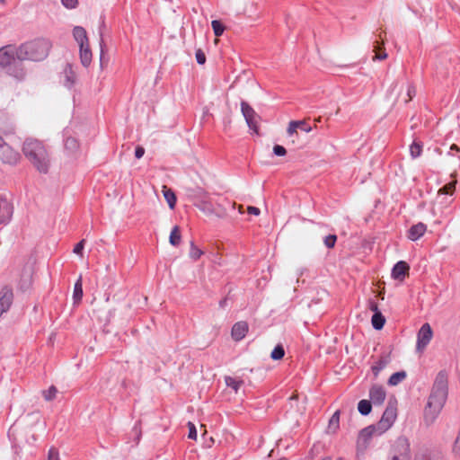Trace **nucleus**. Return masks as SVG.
Masks as SVG:
<instances>
[{
  "instance_id": "nucleus-1",
  "label": "nucleus",
  "mask_w": 460,
  "mask_h": 460,
  "mask_svg": "<svg viewBox=\"0 0 460 460\" xmlns=\"http://www.w3.org/2000/svg\"><path fill=\"white\" fill-rule=\"evenodd\" d=\"M22 154L30 164L40 172L48 173L51 158L46 145L36 138L28 137L22 146Z\"/></svg>"
},
{
  "instance_id": "nucleus-2",
  "label": "nucleus",
  "mask_w": 460,
  "mask_h": 460,
  "mask_svg": "<svg viewBox=\"0 0 460 460\" xmlns=\"http://www.w3.org/2000/svg\"><path fill=\"white\" fill-rule=\"evenodd\" d=\"M0 69L18 81L24 80L26 69L18 58L17 48L9 45L0 49Z\"/></svg>"
},
{
  "instance_id": "nucleus-3",
  "label": "nucleus",
  "mask_w": 460,
  "mask_h": 460,
  "mask_svg": "<svg viewBox=\"0 0 460 460\" xmlns=\"http://www.w3.org/2000/svg\"><path fill=\"white\" fill-rule=\"evenodd\" d=\"M51 42L47 39H37L20 45L17 48L18 58L31 61H41L47 58Z\"/></svg>"
},
{
  "instance_id": "nucleus-4",
  "label": "nucleus",
  "mask_w": 460,
  "mask_h": 460,
  "mask_svg": "<svg viewBox=\"0 0 460 460\" xmlns=\"http://www.w3.org/2000/svg\"><path fill=\"white\" fill-rule=\"evenodd\" d=\"M197 202L195 205L197 208L208 216H216L217 217H223L226 211L224 207L217 204L214 206L210 200V198L204 190L199 189L196 194Z\"/></svg>"
},
{
  "instance_id": "nucleus-5",
  "label": "nucleus",
  "mask_w": 460,
  "mask_h": 460,
  "mask_svg": "<svg viewBox=\"0 0 460 460\" xmlns=\"http://www.w3.org/2000/svg\"><path fill=\"white\" fill-rule=\"evenodd\" d=\"M21 159V155L18 151L14 150L9 146L2 137H0V160L4 164L14 165Z\"/></svg>"
},
{
  "instance_id": "nucleus-6",
  "label": "nucleus",
  "mask_w": 460,
  "mask_h": 460,
  "mask_svg": "<svg viewBox=\"0 0 460 460\" xmlns=\"http://www.w3.org/2000/svg\"><path fill=\"white\" fill-rule=\"evenodd\" d=\"M397 416V409L395 404L392 402H388L386 409L385 410L381 420L377 423L378 425V434H383L386 431L393 423L394 422Z\"/></svg>"
},
{
  "instance_id": "nucleus-7",
  "label": "nucleus",
  "mask_w": 460,
  "mask_h": 460,
  "mask_svg": "<svg viewBox=\"0 0 460 460\" xmlns=\"http://www.w3.org/2000/svg\"><path fill=\"white\" fill-rule=\"evenodd\" d=\"M433 337V332L429 323H424L418 332L417 334V345L416 349L419 352H422L428 344L430 342Z\"/></svg>"
},
{
  "instance_id": "nucleus-8",
  "label": "nucleus",
  "mask_w": 460,
  "mask_h": 460,
  "mask_svg": "<svg viewBox=\"0 0 460 460\" xmlns=\"http://www.w3.org/2000/svg\"><path fill=\"white\" fill-rule=\"evenodd\" d=\"M241 111L245 119L248 127L254 132H258V114L246 102H241Z\"/></svg>"
},
{
  "instance_id": "nucleus-9",
  "label": "nucleus",
  "mask_w": 460,
  "mask_h": 460,
  "mask_svg": "<svg viewBox=\"0 0 460 460\" xmlns=\"http://www.w3.org/2000/svg\"><path fill=\"white\" fill-rule=\"evenodd\" d=\"M373 435H379L377 424L368 426L360 431L357 441L358 451H364L367 448L368 440Z\"/></svg>"
},
{
  "instance_id": "nucleus-10",
  "label": "nucleus",
  "mask_w": 460,
  "mask_h": 460,
  "mask_svg": "<svg viewBox=\"0 0 460 460\" xmlns=\"http://www.w3.org/2000/svg\"><path fill=\"white\" fill-rule=\"evenodd\" d=\"M13 214V206L0 195V225H7L12 220Z\"/></svg>"
},
{
  "instance_id": "nucleus-11",
  "label": "nucleus",
  "mask_w": 460,
  "mask_h": 460,
  "mask_svg": "<svg viewBox=\"0 0 460 460\" xmlns=\"http://www.w3.org/2000/svg\"><path fill=\"white\" fill-rule=\"evenodd\" d=\"M416 460H447V456L442 449L431 448L420 452Z\"/></svg>"
},
{
  "instance_id": "nucleus-12",
  "label": "nucleus",
  "mask_w": 460,
  "mask_h": 460,
  "mask_svg": "<svg viewBox=\"0 0 460 460\" xmlns=\"http://www.w3.org/2000/svg\"><path fill=\"white\" fill-rule=\"evenodd\" d=\"M398 454L393 456V460H410L409 444L406 439L400 438L395 443Z\"/></svg>"
},
{
  "instance_id": "nucleus-13",
  "label": "nucleus",
  "mask_w": 460,
  "mask_h": 460,
  "mask_svg": "<svg viewBox=\"0 0 460 460\" xmlns=\"http://www.w3.org/2000/svg\"><path fill=\"white\" fill-rule=\"evenodd\" d=\"M432 388L448 393V371L440 370L434 380Z\"/></svg>"
},
{
  "instance_id": "nucleus-14",
  "label": "nucleus",
  "mask_w": 460,
  "mask_h": 460,
  "mask_svg": "<svg viewBox=\"0 0 460 460\" xmlns=\"http://www.w3.org/2000/svg\"><path fill=\"white\" fill-rule=\"evenodd\" d=\"M385 390L381 385H374L369 390V397L374 404H382L385 402Z\"/></svg>"
},
{
  "instance_id": "nucleus-15",
  "label": "nucleus",
  "mask_w": 460,
  "mask_h": 460,
  "mask_svg": "<svg viewBox=\"0 0 460 460\" xmlns=\"http://www.w3.org/2000/svg\"><path fill=\"white\" fill-rule=\"evenodd\" d=\"M447 392L432 388L428 402L437 407L443 408L447 398Z\"/></svg>"
},
{
  "instance_id": "nucleus-16",
  "label": "nucleus",
  "mask_w": 460,
  "mask_h": 460,
  "mask_svg": "<svg viewBox=\"0 0 460 460\" xmlns=\"http://www.w3.org/2000/svg\"><path fill=\"white\" fill-rule=\"evenodd\" d=\"M441 410L442 408L437 407L428 402L424 411V421L426 425L429 426L433 424L438 417Z\"/></svg>"
},
{
  "instance_id": "nucleus-17",
  "label": "nucleus",
  "mask_w": 460,
  "mask_h": 460,
  "mask_svg": "<svg viewBox=\"0 0 460 460\" xmlns=\"http://www.w3.org/2000/svg\"><path fill=\"white\" fill-rule=\"evenodd\" d=\"M248 329L249 327L246 322L241 321L234 323L231 332L232 338L235 341L243 340L248 332Z\"/></svg>"
},
{
  "instance_id": "nucleus-18",
  "label": "nucleus",
  "mask_w": 460,
  "mask_h": 460,
  "mask_svg": "<svg viewBox=\"0 0 460 460\" xmlns=\"http://www.w3.org/2000/svg\"><path fill=\"white\" fill-rule=\"evenodd\" d=\"M65 151L67 155L76 157L80 153V145L77 139L69 137L65 140Z\"/></svg>"
},
{
  "instance_id": "nucleus-19",
  "label": "nucleus",
  "mask_w": 460,
  "mask_h": 460,
  "mask_svg": "<svg viewBox=\"0 0 460 460\" xmlns=\"http://www.w3.org/2000/svg\"><path fill=\"white\" fill-rule=\"evenodd\" d=\"M409 271V265L405 261H398L393 268L392 276L394 279L402 280Z\"/></svg>"
},
{
  "instance_id": "nucleus-20",
  "label": "nucleus",
  "mask_w": 460,
  "mask_h": 460,
  "mask_svg": "<svg viewBox=\"0 0 460 460\" xmlns=\"http://www.w3.org/2000/svg\"><path fill=\"white\" fill-rule=\"evenodd\" d=\"M76 80V75L71 65H66L63 70V84L66 87L71 88Z\"/></svg>"
},
{
  "instance_id": "nucleus-21",
  "label": "nucleus",
  "mask_w": 460,
  "mask_h": 460,
  "mask_svg": "<svg viewBox=\"0 0 460 460\" xmlns=\"http://www.w3.org/2000/svg\"><path fill=\"white\" fill-rule=\"evenodd\" d=\"M426 230V225L423 223H418L409 229L408 238L411 241H417L425 234Z\"/></svg>"
},
{
  "instance_id": "nucleus-22",
  "label": "nucleus",
  "mask_w": 460,
  "mask_h": 460,
  "mask_svg": "<svg viewBox=\"0 0 460 460\" xmlns=\"http://www.w3.org/2000/svg\"><path fill=\"white\" fill-rule=\"evenodd\" d=\"M73 36L79 47L89 44L86 31L81 26H75L73 30Z\"/></svg>"
},
{
  "instance_id": "nucleus-23",
  "label": "nucleus",
  "mask_w": 460,
  "mask_h": 460,
  "mask_svg": "<svg viewBox=\"0 0 460 460\" xmlns=\"http://www.w3.org/2000/svg\"><path fill=\"white\" fill-rule=\"evenodd\" d=\"M80 49V60L84 66L87 67L92 62V51L89 44L82 45Z\"/></svg>"
},
{
  "instance_id": "nucleus-24",
  "label": "nucleus",
  "mask_w": 460,
  "mask_h": 460,
  "mask_svg": "<svg viewBox=\"0 0 460 460\" xmlns=\"http://www.w3.org/2000/svg\"><path fill=\"white\" fill-rule=\"evenodd\" d=\"M390 360L391 358L389 354L385 353L380 356L378 361L372 366V371L375 376H378L379 372L390 363Z\"/></svg>"
},
{
  "instance_id": "nucleus-25",
  "label": "nucleus",
  "mask_w": 460,
  "mask_h": 460,
  "mask_svg": "<svg viewBox=\"0 0 460 460\" xmlns=\"http://www.w3.org/2000/svg\"><path fill=\"white\" fill-rule=\"evenodd\" d=\"M402 90L403 85L399 84L398 82H394L388 90L387 96L394 102H396L401 96Z\"/></svg>"
},
{
  "instance_id": "nucleus-26",
  "label": "nucleus",
  "mask_w": 460,
  "mask_h": 460,
  "mask_svg": "<svg viewBox=\"0 0 460 460\" xmlns=\"http://www.w3.org/2000/svg\"><path fill=\"white\" fill-rule=\"evenodd\" d=\"M163 194L167 201L169 207L171 209H173L175 208L176 204V196L175 193L172 191V190L167 188L165 185L163 186Z\"/></svg>"
},
{
  "instance_id": "nucleus-27",
  "label": "nucleus",
  "mask_w": 460,
  "mask_h": 460,
  "mask_svg": "<svg viewBox=\"0 0 460 460\" xmlns=\"http://www.w3.org/2000/svg\"><path fill=\"white\" fill-rule=\"evenodd\" d=\"M340 415L341 411L337 410L332 416L331 417L328 424V431L331 433H335L340 427Z\"/></svg>"
},
{
  "instance_id": "nucleus-28",
  "label": "nucleus",
  "mask_w": 460,
  "mask_h": 460,
  "mask_svg": "<svg viewBox=\"0 0 460 460\" xmlns=\"http://www.w3.org/2000/svg\"><path fill=\"white\" fill-rule=\"evenodd\" d=\"M451 455L456 460H460V428L451 446Z\"/></svg>"
},
{
  "instance_id": "nucleus-29",
  "label": "nucleus",
  "mask_w": 460,
  "mask_h": 460,
  "mask_svg": "<svg viewBox=\"0 0 460 460\" xmlns=\"http://www.w3.org/2000/svg\"><path fill=\"white\" fill-rule=\"evenodd\" d=\"M384 45V42L379 43L377 40L375 42L374 45V52L375 56L373 57V60H384L387 58V54L385 51V49H382V46Z\"/></svg>"
},
{
  "instance_id": "nucleus-30",
  "label": "nucleus",
  "mask_w": 460,
  "mask_h": 460,
  "mask_svg": "<svg viewBox=\"0 0 460 460\" xmlns=\"http://www.w3.org/2000/svg\"><path fill=\"white\" fill-rule=\"evenodd\" d=\"M181 240V230L178 226H175L170 234L169 242L172 245L177 246Z\"/></svg>"
},
{
  "instance_id": "nucleus-31",
  "label": "nucleus",
  "mask_w": 460,
  "mask_h": 460,
  "mask_svg": "<svg viewBox=\"0 0 460 460\" xmlns=\"http://www.w3.org/2000/svg\"><path fill=\"white\" fill-rule=\"evenodd\" d=\"M371 322L376 330H381L385 325V319L380 312H376L373 314Z\"/></svg>"
},
{
  "instance_id": "nucleus-32",
  "label": "nucleus",
  "mask_w": 460,
  "mask_h": 460,
  "mask_svg": "<svg viewBox=\"0 0 460 460\" xmlns=\"http://www.w3.org/2000/svg\"><path fill=\"white\" fill-rule=\"evenodd\" d=\"M83 297L82 278L80 277L75 284L73 298L75 303H79Z\"/></svg>"
},
{
  "instance_id": "nucleus-33",
  "label": "nucleus",
  "mask_w": 460,
  "mask_h": 460,
  "mask_svg": "<svg viewBox=\"0 0 460 460\" xmlns=\"http://www.w3.org/2000/svg\"><path fill=\"white\" fill-rule=\"evenodd\" d=\"M456 181H453L449 182L448 184L445 185L443 188H441L438 192V199L440 198H443L444 195H452L455 190Z\"/></svg>"
},
{
  "instance_id": "nucleus-34",
  "label": "nucleus",
  "mask_w": 460,
  "mask_h": 460,
  "mask_svg": "<svg viewBox=\"0 0 460 460\" xmlns=\"http://www.w3.org/2000/svg\"><path fill=\"white\" fill-rule=\"evenodd\" d=\"M406 377V373L404 371H399V372H396V373H394L389 380H388V384L390 385H397L398 384H400L402 381H403Z\"/></svg>"
},
{
  "instance_id": "nucleus-35",
  "label": "nucleus",
  "mask_w": 460,
  "mask_h": 460,
  "mask_svg": "<svg viewBox=\"0 0 460 460\" xmlns=\"http://www.w3.org/2000/svg\"><path fill=\"white\" fill-rule=\"evenodd\" d=\"M358 410L360 414L367 415L372 410L371 401L361 400L358 404Z\"/></svg>"
},
{
  "instance_id": "nucleus-36",
  "label": "nucleus",
  "mask_w": 460,
  "mask_h": 460,
  "mask_svg": "<svg viewBox=\"0 0 460 460\" xmlns=\"http://www.w3.org/2000/svg\"><path fill=\"white\" fill-rule=\"evenodd\" d=\"M225 381H226V385L228 387H231L235 393L238 392V390L243 384V382L242 380H237L231 376H226Z\"/></svg>"
},
{
  "instance_id": "nucleus-37",
  "label": "nucleus",
  "mask_w": 460,
  "mask_h": 460,
  "mask_svg": "<svg viewBox=\"0 0 460 460\" xmlns=\"http://www.w3.org/2000/svg\"><path fill=\"white\" fill-rule=\"evenodd\" d=\"M285 356V350L282 345H277L270 353V358L273 360H279Z\"/></svg>"
},
{
  "instance_id": "nucleus-38",
  "label": "nucleus",
  "mask_w": 460,
  "mask_h": 460,
  "mask_svg": "<svg viewBox=\"0 0 460 460\" xmlns=\"http://www.w3.org/2000/svg\"><path fill=\"white\" fill-rule=\"evenodd\" d=\"M421 151H422V146L420 143L413 141V143L410 146V153H411V157L412 158L419 157L421 154Z\"/></svg>"
},
{
  "instance_id": "nucleus-39",
  "label": "nucleus",
  "mask_w": 460,
  "mask_h": 460,
  "mask_svg": "<svg viewBox=\"0 0 460 460\" xmlns=\"http://www.w3.org/2000/svg\"><path fill=\"white\" fill-rule=\"evenodd\" d=\"M211 26L217 37H219L224 33L225 26L221 23V22L214 20L211 22Z\"/></svg>"
},
{
  "instance_id": "nucleus-40",
  "label": "nucleus",
  "mask_w": 460,
  "mask_h": 460,
  "mask_svg": "<svg viewBox=\"0 0 460 460\" xmlns=\"http://www.w3.org/2000/svg\"><path fill=\"white\" fill-rule=\"evenodd\" d=\"M203 254V252L199 249L193 242L190 243V257L193 260H198Z\"/></svg>"
},
{
  "instance_id": "nucleus-41",
  "label": "nucleus",
  "mask_w": 460,
  "mask_h": 460,
  "mask_svg": "<svg viewBox=\"0 0 460 460\" xmlns=\"http://www.w3.org/2000/svg\"><path fill=\"white\" fill-rule=\"evenodd\" d=\"M416 91L413 85H408L406 93L402 96V101L408 103L415 95Z\"/></svg>"
},
{
  "instance_id": "nucleus-42",
  "label": "nucleus",
  "mask_w": 460,
  "mask_h": 460,
  "mask_svg": "<svg viewBox=\"0 0 460 460\" xmlns=\"http://www.w3.org/2000/svg\"><path fill=\"white\" fill-rule=\"evenodd\" d=\"M299 126H304V121H290L288 128V134L292 136L294 133H296V129Z\"/></svg>"
},
{
  "instance_id": "nucleus-43",
  "label": "nucleus",
  "mask_w": 460,
  "mask_h": 460,
  "mask_svg": "<svg viewBox=\"0 0 460 460\" xmlns=\"http://www.w3.org/2000/svg\"><path fill=\"white\" fill-rule=\"evenodd\" d=\"M57 388L55 386H50L48 390L43 392V396L45 400L51 401L56 397Z\"/></svg>"
},
{
  "instance_id": "nucleus-44",
  "label": "nucleus",
  "mask_w": 460,
  "mask_h": 460,
  "mask_svg": "<svg viewBox=\"0 0 460 460\" xmlns=\"http://www.w3.org/2000/svg\"><path fill=\"white\" fill-rule=\"evenodd\" d=\"M337 236L335 234H329L324 238L323 243L327 248L331 249L335 246Z\"/></svg>"
},
{
  "instance_id": "nucleus-45",
  "label": "nucleus",
  "mask_w": 460,
  "mask_h": 460,
  "mask_svg": "<svg viewBox=\"0 0 460 460\" xmlns=\"http://www.w3.org/2000/svg\"><path fill=\"white\" fill-rule=\"evenodd\" d=\"M188 428H189L188 438L190 439L196 440L197 439V429H196L195 425L192 422H189Z\"/></svg>"
},
{
  "instance_id": "nucleus-46",
  "label": "nucleus",
  "mask_w": 460,
  "mask_h": 460,
  "mask_svg": "<svg viewBox=\"0 0 460 460\" xmlns=\"http://www.w3.org/2000/svg\"><path fill=\"white\" fill-rule=\"evenodd\" d=\"M61 3L67 9H74L78 5V0H61Z\"/></svg>"
},
{
  "instance_id": "nucleus-47",
  "label": "nucleus",
  "mask_w": 460,
  "mask_h": 460,
  "mask_svg": "<svg viewBox=\"0 0 460 460\" xmlns=\"http://www.w3.org/2000/svg\"><path fill=\"white\" fill-rule=\"evenodd\" d=\"M273 153L278 156H284L287 154V150L284 146L276 145L273 147Z\"/></svg>"
},
{
  "instance_id": "nucleus-48",
  "label": "nucleus",
  "mask_w": 460,
  "mask_h": 460,
  "mask_svg": "<svg viewBox=\"0 0 460 460\" xmlns=\"http://www.w3.org/2000/svg\"><path fill=\"white\" fill-rule=\"evenodd\" d=\"M48 460H59V454L58 449L51 447L48 453Z\"/></svg>"
},
{
  "instance_id": "nucleus-49",
  "label": "nucleus",
  "mask_w": 460,
  "mask_h": 460,
  "mask_svg": "<svg viewBox=\"0 0 460 460\" xmlns=\"http://www.w3.org/2000/svg\"><path fill=\"white\" fill-rule=\"evenodd\" d=\"M196 60L199 65H203L206 62L205 53L201 49L196 51Z\"/></svg>"
},
{
  "instance_id": "nucleus-50",
  "label": "nucleus",
  "mask_w": 460,
  "mask_h": 460,
  "mask_svg": "<svg viewBox=\"0 0 460 460\" xmlns=\"http://www.w3.org/2000/svg\"><path fill=\"white\" fill-rule=\"evenodd\" d=\"M84 240H81L74 248V252L79 255H82V251L84 246Z\"/></svg>"
},
{
  "instance_id": "nucleus-51",
  "label": "nucleus",
  "mask_w": 460,
  "mask_h": 460,
  "mask_svg": "<svg viewBox=\"0 0 460 460\" xmlns=\"http://www.w3.org/2000/svg\"><path fill=\"white\" fill-rule=\"evenodd\" d=\"M145 154V149L144 147L142 146H137L136 150H135V156L137 158V159H140Z\"/></svg>"
},
{
  "instance_id": "nucleus-52",
  "label": "nucleus",
  "mask_w": 460,
  "mask_h": 460,
  "mask_svg": "<svg viewBox=\"0 0 460 460\" xmlns=\"http://www.w3.org/2000/svg\"><path fill=\"white\" fill-rule=\"evenodd\" d=\"M247 211H248L249 214L254 215V216H259L260 213H261V211H260V209L258 208L252 207V206H249L247 208Z\"/></svg>"
},
{
  "instance_id": "nucleus-53",
  "label": "nucleus",
  "mask_w": 460,
  "mask_h": 460,
  "mask_svg": "<svg viewBox=\"0 0 460 460\" xmlns=\"http://www.w3.org/2000/svg\"><path fill=\"white\" fill-rule=\"evenodd\" d=\"M369 309L375 313L379 312L377 309V305L375 302H370Z\"/></svg>"
},
{
  "instance_id": "nucleus-54",
  "label": "nucleus",
  "mask_w": 460,
  "mask_h": 460,
  "mask_svg": "<svg viewBox=\"0 0 460 460\" xmlns=\"http://www.w3.org/2000/svg\"><path fill=\"white\" fill-rule=\"evenodd\" d=\"M299 128L305 132H309L311 130V128L306 127L305 123H304V126H299Z\"/></svg>"
},
{
  "instance_id": "nucleus-55",
  "label": "nucleus",
  "mask_w": 460,
  "mask_h": 460,
  "mask_svg": "<svg viewBox=\"0 0 460 460\" xmlns=\"http://www.w3.org/2000/svg\"><path fill=\"white\" fill-rule=\"evenodd\" d=\"M450 149H451V150H456V151H457V152L460 150V148H459L456 145H455V144H453V145L451 146Z\"/></svg>"
},
{
  "instance_id": "nucleus-56",
  "label": "nucleus",
  "mask_w": 460,
  "mask_h": 460,
  "mask_svg": "<svg viewBox=\"0 0 460 460\" xmlns=\"http://www.w3.org/2000/svg\"><path fill=\"white\" fill-rule=\"evenodd\" d=\"M445 199H446L445 201H440V202H441V203H445V204H448V203H450V202H451V200H448V199H447V198H445Z\"/></svg>"
},
{
  "instance_id": "nucleus-57",
  "label": "nucleus",
  "mask_w": 460,
  "mask_h": 460,
  "mask_svg": "<svg viewBox=\"0 0 460 460\" xmlns=\"http://www.w3.org/2000/svg\"><path fill=\"white\" fill-rule=\"evenodd\" d=\"M321 460H332V458L330 456H326V457H324V458H323Z\"/></svg>"
},
{
  "instance_id": "nucleus-58",
  "label": "nucleus",
  "mask_w": 460,
  "mask_h": 460,
  "mask_svg": "<svg viewBox=\"0 0 460 460\" xmlns=\"http://www.w3.org/2000/svg\"><path fill=\"white\" fill-rule=\"evenodd\" d=\"M239 212H240V213H243V206H242V205L239 207Z\"/></svg>"
},
{
  "instance_id": "nucleus-59",
  "label": "nucleus",
  "mask_w": 460,
  "mask_h": 460,
  "mask_svg": "<svg viewBox=\"0 0 460 460\" xmlns=\"http://www.w3.org/2000/svg\"><path fill=\"white\" fill-rule=\"evenodd\" d=\"M100 59H101V60L102 59V51L101 52ZM101 66H102V62H101Z\"/></svg>"
},
{
  "instance_id": "nucleus-60",
  "label": "nucleus",
  "mask_w": 460,
  "mask_h": 460,
  "mask_svg": "<svg viewBox=\"0 0 460 460\" xmlns=\"http://www.w3.org/2000/svg\"><path fill=\"white\" fill-rule=\"evenodd\" d=\"M5 0H0L1 3H4Z\"/></svg>"
},
{
  "instance_id": "nucleus-61",
  "label": "nucleus",
  "mask_w": 460,
  "mask_h": 460,
  "mask_svg": "<svg viewBox=\"0 0 460 460\" xmlns=\"http://www.w3.org/2000/svg\"><path fill=\"white\" fill-rule=\"evenodd\" d=\"M336 460H343V459H342L341 457H340V458H338V459H336Z\"/></svg>"
},
{
  "instance_id": "nucleus-62",
  "label": "nucleus",
  "mask_w": 460,
  "mask_h": 460,
  "mask_svg": "<svg viewBox=\"0 0 460 460\" xmlns=\"http://www.w3.org/2000/svg\"><path fill=\"white\" fill-rule=\"evenodd\" d=\"M279 460H287V459H284V458H283V459H279Z\"/></svg>"
}]
</instances>
